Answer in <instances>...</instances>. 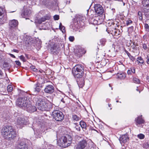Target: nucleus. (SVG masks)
I'll return each mask as SVG.
<instances>
[{"label": "nucleus", "mask_w": 149, "mask_h": 149, "mask_svg": "<svg viewBox=\"0 0 149 149\" xmlns=\"http://www.w3.org/2000/svg\"><path fill=\"white\" fill-rule=\"evenodd\" d=\"M1 134L4 138L10 141L13 140L17 135L16 131L13 127L8 125L2 128Z\"/></svg>", "instance_id": "obj_1"}, {"label": "nucleus", "mask_w": 149, "mask_h": 149, "mask_svg": "<svg viewBox=\"0 0 149 149\" xmlns=\"http://www.w3.org/2000/svg\"><path fill=\"white\" fill-rule=\"evenodd\" d=\"M72 140V138L70 136L66 135L58 140V143L60 146L65 148L70 145Z\"/></svg>", "instance_id": "obj_2"}, {"label": "nucleus", "mask_w": 149, "mask_h": 149, "mask_svg": "<svg viewBox=\"0 0 149 149\" xmlns=\"http://www.w3.org/2000/svg\"><path fill=\"white\" fill-rule=\"evenodd\" d=\"M84 71V66L81 64H78L73 68L72 73L75 77L81 78L83 75Z\"/></svg>", "instance_id": "obj_3"}, {"label": "nucleus", "mask_w": 149, "mask_h": 149, "mask_svg": "<svg viewBox=\"0 0 149 149\" xmlns=\"http://www.w3.org/2000/svg\"><path fill=\"white\" fill-rule=\"evenodd\" d=\"M33 101L36 103V106L39 110L43 111L47 109V105L44 100L36 97L34 98Z\"/></svg>", "instance_id": "obj_4"}, {"label": "nucleus", "mask_w": 149, "mask_h": 149, "mask_svg": "<svg viewBox=\"0 0 149 149\" xmlns=\"http://www.w3.org/2000/svg\"><path fill=\"white\" fill-rule=\"evenodd\" d=\"M30 102L29 99L26 97H19L16 101V104L19 107L24 109Z\"/></svg>", "instance_id": "obj_5"}, {"label": "nucleus", "mask_w": 149, "mask_h": 149, "mask_svg": "<svg viewBox=\"0 0 149 149\" xmlns=\"http://www.w3.org/2000/svg\"><path fill=\"white\" fill-rule=\"evenodd\" d=\"M53 117L56 120L61 121L63 120L64 116L62 112L58 110H55L52 113Z\"/></svg>", "instance_id": "obj_6"}, {"label": "nucleus", "mask_w": 149, "mask_h": 149, "mask_svg": "<svg viewBox=\"0 0 149 149\" xmlns=\"http://www.w3.org/2000/svg\"><path fill=\"white\" fill-rule=\"evenodd\" d=\"M28 123V120L26 118L18 117L15 120V124L17 127L22 128L24 125H26Z\"/></svg>", "instance_id": "obj_7"}, {"label": "nucleus", "mask_w": 149, "mask_h": 149, "mask_svg": "<svg viewBox=\"0 0 149 149\" xmlns=\"http://www.w3.org/2000/svg\"><path fill=\"white\" fill-rule=\"evenodd\" d=\"M18 22L17 20L13 19L9 21V32L12 33L14 31L15 28L17 26Z\"/></svg>", "instance_id": "obj_8"}, {"label": "nucleus", "mask_w": 149, "mask_h": 149, "mask_svg": "<svg viewBox=\"0 0 149 149\" xmlns=\"http://www.w3.org/2000/svg\"><path fill=\"white\" fill-rule=\"evenodd\" d=\"M28 146L26 143L25 140L23 139L15 146V149H28Z\"/></svg>", "instance_id": "obj_9"}, {"label": "nucleus", "mask_w": 149, "mask_h": 149, "mask_svg": "<svg viewBox=\"0 0 149 149\" xmlns=\"http://www.w3.org/2000/svg\"><path fill=\"white\" fill-rule=\"evenodd\" d=\"M4 8L0 7V22L2 24H4L7 20L6 16L4 14Z\"/></svg>", "instance_id": "obj_10"}, {"label": "nucleus", "mask_w": 149, "mask_h": 149, "mask_svg": "<svg viewBox=\"0 0 149 149\" xmlns=\"http://www.w3.org/2000/svg\"><path fill=\"white\" fill-rule=\"evenodd\" d=\"M95 13L99 16L101 15L104 12V9L102 6L100 4H96L94 6Z\"/></svg>", "instance_id": "obj_11"}, {"label": "nucleus", "mask_w": 149, "mask_h": 149, "mask_svg": "<svg viewBox=\"0 0 149 149\" xmlns=\"http://www.w3.org/2000/svg\"><path fill=\"white\" fill-rule=\"evenodd\" d=\"M87 145V143L85 140L79 141L76 146V149H84Z\"/></svg>", "instance_id": "obj_12"}, {"label": "nucleus", "mask_w": 149, "mask_h": 149, "mask_svg": "<svg viewBox=\"0 0 149 149\" xmlns=\"http://www.w3.org/2000/svg\"><path fill=\"white\" fill-rule=\"evenodd\" d=\"M24 110H26L28 112L31 113L36 111V109L35 106L31 104L30 102L24 109Z\"/></svg>", "instance_id": "obj_13"}, {"label": "nucleus", "mask_w": 149, "mask_h": 149, "mask_svg": "<svg viewBox=\"0 0 149 149\" xmlns=\"http://www.w3.org/2000/svg\"><path fill=\"white\" fill-rule=\"evenodd\" d=\"M141 116H139L135 119V124L138 127H141V125L144 123V121L142 118Z\"/></svg>", "instance_id": "obj_14"}, {"label": "nucleus", "mask_w": 149, "mask_h": 149, "mask_svg": "<svg viewBox=\"0 0 149 149\" xmlns=\"http://www.w3.org/2000/svg\"><path fill=\"white\" fill-rule=\"evenodd\" d=\"M54 91V87L52 85H48L46 86L44 89L45 92L47 93L51 94Z\"/></svg>", "instance_id": "obj_15"}, {"label": "nucleus", "mask_w": 149, "mask_h": 149, "mask_svg": "<svg viewBox=\"0 0 149 149\" xmlns=\"http://www.w3.org/2000/svg\"><path fill=\"white\" fill-rule=\"evenodd\" d=\"M129 140L128 136L127 134H125L122 135L119 139V140L120 143H125L127 142Z\"/></svg>", "instance_id": "obj_16"}, {"label": "nucleus", "mask_w": 149, "mask_h": 149, "mask_svg": "<svg viewBox=\"0 0 149 149\" xmlns=\"http://www.w3.org/2000/svg\"><path fill=\"white\" fill-rule=\"evenodd\" d=\"M142 11L147 18H149V6H143Z\"/></svg>", "instance_id": "obj_17"}, {"label": "nucleus", "mask_w": 149, "mask_h": 149, "mask_svg": "<svg viewBox=\"0 0 149 149\" xmlns=\"http://www.w3.org/2000/svg\"><path fill=\"white\" fill-rule=\"evenodd\" d=\"M136 61L139 65L142 67V65L144 63V61L143 59L141 57H138L136 59Z\"/></svg>", "instance_id": "obj_18"}, {"label": "nucleus", "mask_w": 149, "mask_h": 149, "mask_svg": "<svg viewBox=\"0 0 149 149\" xmlns=\"http://www.w3.org/2000/svg\"><path fill=\"white\" fill-rule=\"evenodd\" d=\"M31 11L30 10H27L24 13V17L26 19H27V17L31 15Z\"/></svg>", "instance_id": "obj_19"}, {"label": "nucleus", "mask_w": 149, "mask_h": 149, "mask_svg": "<svg viewBox=\"0 0 149 149\" xmlns=\"http://www.w3.org/2000/svg\"><path fill=\"white\" fill-rule=\"evenodd\" d=\"M111 33L113 35L118 36L119 35V31L116 28L112 30Z\"/></svg>", "instance_id": "obj_20"}, {"label": "nucleus", "mask_w": 149, "mask_h": 149, "mask_svg": "<svg viewBox=\"0 0 149 149\" xmlns=\"http://www.w3.org/2000/svg\"><path fill=\"white\" fill-rule=\"evenodd\" d=\"M77 84L79 88H82L84 84V81L83 79L79 80V81H77Z\"/></svg>", "instance_id": "obj_21"}, {"label": "nucleus", "mask_w": 149, "mask_h": 149, "mask_svg": "<svg viewBox=\"0 0 149 149\" xmlns=\"http://www.w3.org/2000/svg\"><path fill=\"white\" fill-rule=\"evenodd\" d=\"M47 19L45 17H42L40 19H38L36 21V22L39 24H40L42 22H44Z\"/></svg>", "instance_id": "obj_22"}, {"label": "nucleus", "mask_w": 149, "mask_h": 149, "mask_svg": "<svg viewBox=\"0 0 149 149\" xmlns=\"http://www.w3.org/2000/svg\"><path fill=\"white\" fill-rule=\"evenodd\" d=\"M106 42V40L104 38H102L100 39L99 42L98 43V44L99 45H101V46H104Z\"/></svg>", "instance_id": "obj_23"}, {"label": "nucleus", "mask_w": 149, "mask_h": 149, "mask_svg": "<svg viewBox=\"0 0 149 149\" xmlns=\"http://www.w3.org/2000/svg\"><path fill=\"white\" fill-rule=\"evenodd\" d=\"M75 54L77 56L80 57L82 56V54H83V52L81 51V50H76L75 52Z\"/></svg>", "instance_id": "obj_24"}, {"label": "nucleus", "mask_w": 149, "mask_h": 149, "mask_svg": "<svg viewBox=\"0 0 149 149\" xmlns=\"http://www.w3.org/2000/svg\"><path fill=\"white\" fill-rule=\"evenodd\" d=\"M25 43L27 46L31 45L33 43L32 38H27L25 41Z\"/></svg>", "instance_id": "obj_25"}, {"label": "nucleus", "mask_w": 149, "mask_h": 149, "mask_svg": "<svg viewBox=\"0 0 149 149\" xmlns=\"http://www.w3.org/2000/svg\"><path fill=\"white\" fill-rule=\"evenodd\" d=\"M143 6H149V0H142Z\"/></svg>", "instance_id": "obj_26"}, {"label": "nucleus", "mask_w": 149, "mask_h": 149, "mask_svg": "<svg viewBox=\"0 0 149 149\" xmlns=\"http://www.w3.org/2000/svg\"><path fill=\"white\" fill-rule=\"evenodd\" d=\"M80 125L82 129H86V123L83 121H81L80 122Z\"/></svg>", "instance_id": "obj_27"}, {"label": "nucleus", "mask_w": 149, "mask_h": 149, "mask_svg": "<svg viewBox=\"0 0 149 149\" xmlns=\"http://www.w3.org/2000/svg\"><path fill=\"white\" fill-rule=\"evenodd\" d=\"M118 77L121 79H124L126 76L125 74L124 73L118 74H117Z\"/></svg>", "instance_id": "obj_28"}, {"label": "nucleus", "mask_w": 149, "mask_h": 149, "mask_svg": "<svg viewBox=\"0 0 149 149\" xmlns=\"http://www.w3.org/2000/svg\"><path fill=\"white\" fill-rule=\"evenodd\" d=\"M72 118L73 120L76 121H78L80 120V117L74 114L72 115Z\"/></svg>", "instance_id": "obj_29"}, {"label": "nucleus", "mask_w": 149, "mask_h": 149, "mask_svg": "<svg viewBox=\"0 0 149 149\" xmlns=\"http://www.w3.org/2000/svg\"><path fill=\"white\" fill-rule=\"evenodd\" d=\"M59 29L63 33L65 32V27L62 25V23H60L59 25Z\"/></svg>", "instance_id": "obj_30"}, {"label": "nucleus", "mask_w": 149, "mask_h": 149, "mask_svg": "<svg viewBox=\"0 0 149 149\" xmlns=\"http://www.w3.org/2000/svg\"><path fill=\"white\" fill-rule=\"evenodd\" d=\"M40 89L39 86L38 84H36L34 88V91L36 93H38L40 91Z\"/></svg>", "instance_id": "obj_31"}, {"label": "nucleus", "mask_w": 149, "mask_h": 149, "mask_svg": "<svg viewBox=\"0 0 149 149\" xmlns=\"http://www.w3.org/2000/svg\"><path fill=\"white\" fill-rule=\"evenodd\" d=\"M51 51L53 52H55L57 50V47L55 45H54L53 46L51 47L50 49Z\"/></svg>", "instance_id": "obj_32"}, {"label": "nucleus", "mask_w": 149, "mask_h": 149, "mask_svg": "<svg viewBox=\"0 0 149 149\" xmlns=\"http://www.w3.org/2000/svg\"><path fill=\"white\" fill-rule=\"evenodd\" d=\"M132 23V21L129 19H127L126 21V25L128 26Z\"/></svg>", "instance_id": "obj_33"}, {"label": "nucleus", "mask_w": 149, "mask_h": 149, "mask_svg": "<svg viewBox=\"0 0 149 149\" xmlns=\"http://www.w3.org/2000/svg\"><path fill=\"white\" fill-rule=\"evenodd\" d=\"M133 81L134 83L137 84H139L140 83V80L136 78H133Z\"/></svg>", "instance_id": "obj_34"}, {"label": "nucleus", "mask_w": 149, "mask_h": 149, "mask_svg": "<svg viewBox=\"0 0 149 149\" xmlns=\"http://www.w3.org/2000/svg\"><path fill=\"white\" fill-rule=\"evenodd\" d=\"M7 90L8 92H11L13 90V87L11 85H9L7 87Z\"/></svg>", "instance_id": "obj_35"}, {"label": "nucleus", "mask_w": 149, "mask_h": 149, "mask_svg": "<svg viewBox=\"0 0 149 149\" xmlns=\"http://www.w3.org/2000/svg\"><path fill=\"white\" fill-rule=\"evenodd\" d=\"M137 137L140 139H143L144 138L145 136L143 134H140L137 135Z\"/></svg>", "instance_id": "obj_36"}, {"label": "nucleus", "mask_w": 149, "mask_h": 149, "mask_svg": "<svg viewBox=\"0 0 149 149\" xmlns=\"http://www.w3.org/2000/svg\"><path fill=\"white\" fill-rule=\"evenodd\" d=\"M19 58L23 62H25L26 61V60L25 57L23 55H21L20 56Z\"/></svg>", "instance_id": "obj_37"}, {"label": "nucleus", "mask_w": 149, "mask_h": 149, "mask_svg": "<svg viewBox=\"0 0 149 149\" xmlns=\"http://www.w3.org/2000/svg\"><path fill=\"white\" fill-rule=\"evenodd\" d=\"M145 28L146 31H149V26L147 24H146L145 25Z\"/></svg>", "instance_id": "obj_38"}, {"label": "nucleus", "mask_w": 149, "mask_h": 149, "mask_svg": "<svg viewBox=\"0 0 149 149\" xmlns=\"http://www.w3.org/2000/svg\"><path fill=\"white\" fill-rule=\"evenodd\" d=\"M138 15L139 16V19L140 20H142V13L141 12L139 11L138 12Z\"/></svg>", "instance_id": "obj_39"}, {"label": "nucleus", "mask_w": 149, "mask_h": 149, "mask_svg": "<svg viewBox=\"0 0 149 149\" xmlns=\"http://www.w3.org/2000/svg\"><path fill=\"white\" fill-rule=\"evenodd\" d=\"M30 68L32 69L33 71H36L37 70V69L36 68L35 66L33 65H31L30 67Z\"/></svg>", "instance_id": "obj_40"}, {"label": "nucleus", "mask_w": 149, "mask_h": 149, "mask_svg": "<svg viewBox=\"0 0 149 149\" xmlns=\"http://www.w3.org/2000/svg\"><path fill=\"white\" fill-rule=\"evenodd\" d=\"M69 40L71 42H73L74 40V37L73 36H70L69 38Z\"/></svg>", "instance_id": "obj_41"}, {"label": "nucleus", "mask_w": 149, "mask_h": 149, "mask_svg": "<svg viewBox=\"0 0 149 149\" xmlns=\"http://www.w3.org/2000/svg\"><path fill=\"white\" fill-rule=\"evenodd\" d=\"M54 18L55 20H58L59 19V16L56 15L54 16Z\"/></svg>", "instance_id": "obj_42"}, {"label": "nucleus", "mask_w": 149, "mask_h": 149, "mask_svg": "<svg viewBox=\"0 0 149 149\" xmlns=\"http://www.w3.org/2000/svg\"><path fill=\"white\" fill-rule=\"evenodd\" d=\"M143 48L145 50H146L147 49V46L146 43H143Z\"/></svg>", "instance_id": "obj_43"}, {"label": "nucleus", "mask_w": 149, "mask_h": 149, "mask_svg": "<svg viewBox=\"0 0 149 149\" xmlns=\"http://www.w3.org/2000/svg\"><path fill=\"white\" fill-rule=\"evenodd\" d=\"M129 58H130V59L132 61H134L135 60V58H134V57L133 56H132L131 55V56H130V57H129Z\"/></svg>", "instance_id": "obj_44"}, {"label": "nucleus", "mask_w": 149, "mask_h": 149, "mask_svg": "<svg viewBox=\"0 0 149 149\" xmlns=\"http://www.w3.org/2000/svg\"><path fill=\"white\" fill-rule=\"evenodd\" d=\"M132 73H135V69L134 68H133L130 69Z\"/></svg>", "instance_id": "obj_45"}, {"label": "nucleus", "mask_w": 149, "mask_h": 149, "mask_svg": "<svg viewBox=\"0 0 149 149\" xmlns=\"http://www.w3.org/2000/svg\"><path fill=\"white\" fill-rule=\"evenodd\" d=\"M16 64L18 65H20L21 63L19 61H15Z\"/></svg>", "instance_id": "obj_46"}, {"label": "nucleus", "mask_w": 149, "mask_h": 149, "mask_svg": "<svg viewBox=\"0 0 149 149\" xmlns=\"http://www.w3.org/2000/svg\"><path fill=\"white\" fill-rule=\"evenodd\" d=\"M132 73V71L130 69H129L127 71V74L129 75H131Z\"/></svg>", "instance_id": "obj_47"}, {"label": "nucleus", "mask_w": 149, "mask_h": 149, "mask_svg": "<svg viewBox=\"0 0 149 149\" xmlns=\"http://www.w3.org/2000/svg\"><path fill=\"white\" fill-rule=\"evenodd\" d=\"M146 62L147 64H149V56L147 55L146 57Z\"/></svg>", "instance_id": "obj_48"}, {"label": "nucleus", "mask_w": 149, "mask_h": 149, "mask_svg": "<svg viewBox=\"0 0 149 149\" xmlns=\"http://www.w3.org/2000/svg\"><path fill=\"white\" fill-rule=\"evenodd\" d=\"M75 128L77 130V131H80V128L78 126H76Z\"/></svg>", "instance_id": "obj_49"}, {"label": "nucleus", "mask_w": 149, "mask_h": 149, "mask_svg": "<svg viewBox=\"0 0 149 149\" xmlns=\"http://www.w3.org/2000/svg\"><path fill=\"white\" fill-rule=\"evenodd\" d=\"M9 54L11 57H13V58H15V56L14 55H13V54Z\"/></svg>", "instance_id": "obj_50"}, {"label": "nucleus", "mask_w": 149, "mask_h": 149, "mask_svg": "<svg viewBox=\"0 0 149 149\" xmlns=\"http://www.w3.org/2000/svg\"><path fill=\"white\" fill-rule=\"evenodd\" d=\"M46 1V0H40V1H41L42 3L43 4H45V1Z\"/></svg>", "instance_id": "obj_51"}, {"label": "nucleus", "mask_w": 149, "mask_h": 149, "mask_svg": "<svg viewBox=\"0 0 149 149\" xmlns=\"http://www.w3.org/2000/svg\"><path fill=\"white\" fill-rule=\"evenodd\" d=\"M13 51L14 52H16L18 53L19 52V51L18 50L16 49H13Z\"/></svg>", "instance_id": "obj_52"}, {"label": "nucleus", "mask_w": 149, "mask_h": 149, "mask_svg": "<svg viewBox=\"0 0 149 149\" xmlns=\"http://www.w3.org/2000/svg\"><path fill=\"white\" fill-rule=\"evenodd\" d=\"M61 101L63 103H64L65 102L64 100V99L63 98H62L61 100Z\"/></svg>", "instance_id": "obj_53"}, {"label": "nucleus", "mask_w": 149, "mask_h": 149, "mask_svg": "<svg viewBox=\"0 0 149 149\" xmlns=\"http://www.w3.org/2000/svg\"><path fill=\"white\" fill-rule=\"evenodd\" d=\"M3 72L2 71L0 70V76H1L3 75Z\"/></svg>", "instance_id": "obj_54"}, {"label": "nucleus", "mask_w": 149, "mask_h": 149, "mask_svg": "<svg viewBox=\"0 0 149 149\" xmlns=\"http://www.w3.org/2000/svg\"><path fill=\"white\" fill-rule=\"evenodd\" d=\"M91 130H93L95 131H96L97 132H97V130H95L94 128H91Z\"/></svg>", "instance_id": "obj_55"}, {"label": "nucleus", "mask_w": 149, "mask_h": 149, "mask_svg": "<svg viewBox=\"0 0 149 149\" xmlns=\"http://www.w3.org/2000/svg\"><path fill=\"white\" fill-rule=\"evenodd\" d=\"M125 52L126 54H128L129 52L127 50H125Z\"/></svg>", "instance_id": "obj_56"}, {"label": "nucleus", "mask_w": 149, "mask_h": 149, "mask_svg": "<svg viewBox=\"0 0 149 149\" xmlns=\"http://www.w3.org/2000/svg\"><path fill=\"white\" fill-rule=\"evenodd\" d=\"M127 56H128L129 57H130V56H131L130 54L129 53L128 54H127Z\"/></svg>", "instance_id": "obj_57"}, {"label": "nucleus", "mask_w": 149, "mask_h": 149, "mask_svg": "<svg viewBox=\"0 0 149 149\" xmlns=\"http://www.w3.org/2000/svg\"><path fill=\"white\" fill-rule=\"evenodd\" d=\"M111 104H108L109 107H111Z\"/></svg>", "instance_id": "obj_58"}, {"label": "nucleus", "mask_w": 149, "mask_h": 149, "mask_svg": "<svg viewBox=\"0 0 149 149\" xmlns=\"http://www.w3.org/2000/svg\"><path fill=\"white\" fill-rule=\"evenodd\" d=\"M26 55V57L27 58H28V55H27V54H26V55Z\"/></svg>", "instance_id": "obj_59"}, {"label": "nucleus", "mask_w": 149, "mask_h": 149, "mask_svg": "<svg viewBox=\"0 0 149 149\" xmlns=\"http://www.w3.org/2000/svg\"><path fill=\"white\" fill-rule=\"evenodd\" d=\"M109 86H110V87H111V86H110V84H109Z\"/></svg>", "instance_id": "obj_60"}, {"label": "nucleus", "mask_w": 149, "mask_h": 149, "mask_svg": "<svg viewBox=\"0 0 149 149\" xmlns=\"http://www.w3.org/2000/svg\"><path fill=\"white\" fill-rule=\"evenodd\" d=\"M116 102H118V100H117V101H116Z\"/></svg>", "instance_id": "obj_61"}, {"label": "nucleus", "mask_w": 149, "mask_h": 149, "mask_svg": "<svg viewBox=\"0 0 149 149\" xmlns=\"http://www.w3.org/2000/svg\"><path fill=\"white\" fill-rule=\"evenodd\" d=\"M111 109H112V108H110V110H111Z\"/></svg>", "instance_id": "obj_62"}, {"label": "nucleus", "mask_w": 149, "mask_h": 149, "mask_svg": "<svg viewBox=\"0 0 149 149\" xmlns=\"http://www.w3.org/2000/svg\"><path fill=\"white\" fill-rule=\"evenodd\" d=\"M111 90H112L113 88H112V87H111Z\"/></svg>", "instance_id": "obj_63"}, {"label": "nucleus", "mask_w": 149, "mask_h": 149, "mask_svg": "<svg viewBox=\"0 0 149 149\" xmlns=\"http://www.w3.org/2000/svg\"><path fill=\"white\" fill-rule=\"evenodd\" d=\"M136 90H137V91H138V89H136Z\"/></svg>", "instance_id": "obj_64"}]
</instances>
